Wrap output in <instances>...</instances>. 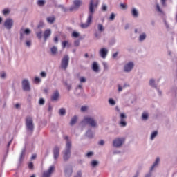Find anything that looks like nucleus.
<instances>
[{"label": "nucleus", "mask_w": 177, "mask_h": 177, "mask_svg": "<svg viewBox=\"0 0 177 177\" xmlns=\"http://www.w3.org/2000/svg\"><path fill=\"white\" fill-rule=\"evenodd\" d=\"M157 10L160 12V13H162V10H161V8H160V6L157 4L156 6Z\"/></svg>", "instance_id": "a18cd8bd"}, {"label": "nucleus", "mask_w": 177, "mask_h": 177, "mask_svg": "<svg viewBox=\"0 0 177 177\" xmlns=\"http://www.w3.org/2000/svg\"><path fill=\"white\" fill-rule=\"evenodd\" d=\"M124 142H125V138H116L113 140V145L114 147H120V146H122L124 144Z\"/></svg>", "instance_id": "423d86ee"}, {"label": "nucleus", "mask_w": 177, "mask_h": 177, "mask_svg": "<svg viewBox=\"0 0 177 177\" xmlns=\"http://www.w3.org/2000/svg\"><path fill=\"white\" fill-rule=\"evenodd\" d=\"M37 158V154L32 155L31 160H35Z\"/></svg>", "instance_id": "6e6d98bb"}, {"label": "nucleus", "mask_w": 177, "mask_h": 177, "mask_svg": "<svg viewBox=\"0 0 177 177\" xmlns=\"http://www.w3.org/2000/svg\"><path fill=\"white\" fill-rule=\"evenodd\" d=\"M30 177H35V174H32Z\"/></svg>", "instance_id": "774afa93"}, {"label": "nucleus", "mask_w": 177, "mask_h": 177, "mask_svg": "<svg viewBox=\"0 0 177 177\" xmlns=\"http://www.w3.org/2000/svg\"><path fill=\"white\" fill-rule=\"evenodd\" d=\"M114 19H115V15L114 13H111V16L109 17V19L113 21V20H114Z\"/></svg>", "instance_id": "f704fd0d"}, {"label": "nucleus", "mask_w": 177, "mask_h": 177, "mask_svg": "<svg viewBox=\"0 0 177 177\" xmlns=\"http://www.w3.org/2000/svg\"><path fill=\"white\" fill-rule=\"evenodd\" d=\"M72 37H73V38H78V37H80V33H78L77 32H73L72 33Z\"/></svg>", "instance_id": "bb28decb"}, {"label": "nucleus", "mask_w": 177, "mask_h": 177, "mask_svg": "<svg viewBox=\"0 0 177 177\" xmlns=\"http://www.w3.org/2000/svg\"><path fill=\"white\" fill-rule=\"evenodd\" d=\"M128 28H129V24L125 26V30H128Z\"/></svg>", "instance_id": "e2e57ef3"}, {"label": "nucleus", "mask_w": 177, "mask_h": 177, "mask_svg": "<svg viewBox=\"0 0 177 177\" xmlns=\"http://www.w3.org/2000/svg\"><path fill=\"white\" fill-rule=\"evenodd\" d=\"M54 42H55L56 44H57V42H59V38L57 37H54Z\"/></svg>", "instance_id": "5fc2aeb1"}, {"label": "nucleus", "mask_w": 177, "mask_h": 177, "mask_svg": "<svg viewBox=\"0 0 177 177\" xmlns=\"http://www.w3.org/2000/svg\"><path fill=\"white\" fill-rule=\"evenodd\" d=\"M133 68V62H129L124 66V71H126L127 73H129V71H131V70H132Z\"/></svg>", "instance_id": "4468645a"}, {"label": "nucleus", "mask_w": 177, "mask_h": 177, "mask_svg": "<svg viewBox=\"0 0 177 177\" xmlns=\"http://www.w3.org/2000/svg\"><path fill=\"white\" fill-rule=\"evenodd\" d=\"M102 10L103 12H106V10H107V6H106V5H102Z\"/></svg>", "instance_id": "ea45409f"}, {"label": "nucleus", "mask_w": 177, "mask_h": 177, "mask_svg": "<svg viewBox=\"0 0 177 177\" xmlns=\"http://www.w3.org/2000/svg\"><path fill=\"white\" fill-rule=\"evenodd\" d=\"M158 133L157 132V131H153V132L151 133V140H153V139H154V138H156V136H157Z\"/></svg>", "instance_id": "a878e982"}, {"label": "nucleus", "mask_w": 177, "mask_h": 177, "mask_svg": "<svg viewBox=\"0 0 177 177\" xmlns=\"http://www.w3.org/2000/svg\"><path fill=\"white\" fill-rule=\"evenodd\" d=\"M148 118H149V114H147V113L142 114V119L147 120Z\"/></svg>", "instance_id": "4c0bfd02"}, {"label": "nucleus", "mask_w": 177, "mask_h": 177, "mask_svg": "<svg viewBox=\"0 0 177 177\" xmlns=\"http://www.w3.org/2000/svg\"><path fill=\"white\" fill-rule=\"evenodd\" d=\"M51 35H52V30H50V29L46 30L44 33V41H46L49 36Z\"/></svg>", "instance_id": "2eb2a0df"}, {"label": "nucleus", "mask_w": 177, "mask_h": 177, "mask_svg": "<svg viewBox=\"0 0 177 177\" xmlns=\"http://www.w3.org/2000/svg\"><path fill=\"white\" fill-rule=\"evenodd\" d=\"M154 80L153 79H151L149 81V85H151V86H154Z\"/></svg>", "instance_id": "a19ab883"}, {"label": "nucleus", "mask_w": 177, "mask_h": 177, "mask_svg": "<svg viewBox=\"0 0 177 177\" xmlns=\"http://www.w3.org/2000/svg\"><path fill=\"white\" fill-rule=\"evenodd\" d=\"M53 157L55 160H57L59 158V156L60 155V147L55 146L53 151Z\"/></svg>", "instance_id": "6e6552de"}, {"label": "nucleus", "mask_w": 177, "mask_h": 177, "mask_svg": "<svg viewBox=\"0 0 177 177\" xmlns=\"http://www.w3.org/2000/svg\"><path fill=\"white\" fill-rule=\"evenodd\" d=\"M68 44V42L67 41H64L62 42V48L63 49H64V48H66V46H67V44Z\"/></svg>", "instance_id": "58836bf2"}, {"label": "nucleus", "mask_w": 177, "mask_h": 177, "mask_svg": "<svg viewBox=\"0 0 177 177\" xmlns=\"http://www.w3.org/2000/svg\"><path fill=\"white\" fill-rule=\"evenodd\" d=\"M120 7L122 8V9H127V4L125 3H121L120 4Z\"/></svg>", "instance_id": "37998d69"}, {"label": "nucleus", "mask_w": 177, "mask_h": 177, "mask_svg": "<svg viewBox=\"0 0 177 177\" xmlns=\"http://www.w3.org/2000/svg\"><path fill=\"white\" fill-rule=\"evenodd\" d=\"M25 122L27 131L34 132V121L32 120V117L27 116L25 119Z\"/></svg>", "instance_id": "7ed1b4c3"}, {"label": "nucleus", "mask_w": 177, "mask_h": 177, "mask_svg": "<svg viewBox=\"0 0 177 177\" xmlns=\"http://www.w3.org/2000/svg\"><path fill=\"white\" fill-rule=\"evenodd\" d=\"M98 5L99 1L97 0L90 1V4L88 7V16L87 17L86 22L84 24H81L80 27H82V28H87V27H89V26H91V24L92 23V19H93L95 9L97 8Z\"/></svg>", "instance_id": "f257e3e1"}, {"label": "nucleus", "mask_w": 177, "mask_h": 177, "mask_svg": "<svg viewBox=\"0 0 177 177\" xmlns=\"http://www.w3.org/2000/svg\"><path fill=\"white\" fill-rule=\"evenodd\" d=\"M145 177H151V174H147V175L145 176Z\"/></svg>", "instance_id": "69168bd1"}, {"label": "nucleus", "mask_w": 177, "mask_h": 177, "mask_svg": "<svg viewBox=\"0 0 177 177\" xmlns=\"http://www.w3.org/2000/svg\"><path fill=\"white\" fill-rule=\"evenodd\" d=\"M22 88L24 91H29L31 90V88H30V83L28 82V80L25 79L22 81Z\"/></svg>", "instance_id": "1a4fd4ad"}, {"label": "nucleus", "mask_w": 177, "mask_h": 177, "mask_svg": "<svg viewBox=\"0 0 177 177\" xmlns=\"http://www.w3.org/2000/svg\"><path fill=\"white\" fill-rule=\"evenodd\" d=\"M98 164H99V162L96 160H93L91 162L92 167H96V165H97Z\"/></svg>", "instance_id": "473e14b6"}, {"label": "nucleus", "mask_w": 177, "mask_h": 177, "mask_svg": "<svg viewBox=\"0 0 177 177\" xmlns=\"http://www.w3.org/2000/svg\"><path fill=\"white\" fill-rule=\"evenodd\" d=\"M146 39V34L142 33V35H140L139 40L140 41H145Z\"/></svg>", "instance_id": "b1692460"}, {"label": "nucleus", "mask_w": 177, "mask_h": 177, "mask_svg": "<svg viewBox=\"0 0 177 177\" xmlns=\"http://www.w3.org/2000/svg\"><path fill=\"white\" fill-rule=\"evenodd\" d=\"M98 145H100V146H103V145H104V141L103 140H101L99 142Z\"/></svg>", "instance_id": "3c124183"}, {"label": "nucleus", "mask_w": 177, "mask_h": 177, "mask_svg": "<svg viewBox=\"0 0 177 177\" xmlns=\"http://www.w3.org/2000/svg\"><path fill=\"white\" fill-rule=\"evenodd\" d=\"M59 114H60V115H64V114H66V109H64V108L60 109Z\"/></svg>", "instance_id": "c85d7f7f"}, {"label": "nucleus", "mask_w": 177, "mask_h": 177, "mask_svg": "<svg viewBox=\"0 0 177 177\" xmlns=\"http://www.w3.org/2000/svg\"><path fill=\"white\" fill-rule=\"evenodd\" d=\"M48 23H50V24H53L55 23V21L56 20V17L55 16L53 17H48L46 19Z\"/></svg>", "instance_id": "a211bd4d"}, {"label": "nucleus", "mask_w": 177, "mask_h": 177, "mask_svg": "<svg viewBox=\"0 0 177 177\" xmlns=\"http://www.w3.org/2000/svg\"><path fill=\"white\" fill-rule=\"evenodd\" d=\"M122 91V87H121L120 85H118V91L121 92Z\"/></svg>", "instance_id": "bf43d9fd"}, {"label": "nucleus", "mask_w": 177, "mask_h": 177, "mask_svg": "<svg viewBox=\"0 0 177 177\" xmlns=\"http://www.w3.org/2000/svg\"><path fill=\"white\" fill-rule=\"evenodd\" d=\"M107 53H109V50L105 48H101L100 50V55L101 56V57H102V59H106Z\"/></svg>", "instance_id": "ddd939ff"}, {"label": "nucleus", "mask_w": 177, "mask_h": 177, "mask_svg": "<svg viewBox=\"0 0 177 177\" xmlns=\"http://www.w3.org/2000/svg\"><path fill=\"white\" fill-rule=\"evenodd\" d=\"M77 116H74L73 118H72L70 124L74 125L75 124V122H77Z\"/></svg>", "instance_id": "412c9836"}, {"label": "nucleus", "mask_w": 177, "mask_h": 177, "mask_svg": "<svg viewBox=\"0 0 177 177\" xmlns=\"http://www.w3.org/2000/svg\"><path fill=\"white\" fill-rule=\"evenodd\" d=\"M36 35L39 39H41V38H42V31L37 32Z\"/></svg>", "instance_id": "7c9ffc66"}, {"label": "nucleus", "mask_w": 177, "mask_h": 177, "mask_svg": "<svg viewBox=\"0 0 177 177\" xmlns=\"http://www.w3.org/2000/svg\"><path fill=\"white\" fill-rule=\"evenodd\" d=\"M24 32L25 34L28 35L31 32V30H30V29H26Z\"/></svg>", "instance_id": "8fccbe9b"}, {"label": "nucleus", "mask_w": 177, "mask_h": 177, "mask_svg": "<svg viewBox=\"0 0 177 177\" xmlns=\"http://www.w3.org/2000/svg\"><path fill=\"white\" fill-rule=\"evenodd\" d=\"M15 107H16L17 109H20V104H15Z\"/></svg>", "instance_id": "052dcab7"}, {"label": "nucleus", "mask_w": 177, "mask_h": 177, "mask_svg": "<svg viewBox=\"0 0 177 177\" xmlns=\"http://www.w3.org/2000/svg\"><path fill=\"white\" fill-rule=\"evenodd\" d=\"M70 60V57H68V55H65L61 62V67L64 70H66L67 67H68V62Z\"/></svg>", "instance_id": "20e7f679"}, {"label": "nucleus", "mask_w": 177, "mask_h": 177, "mask_svg": "<svg viewBox=\"0 0 177 177\" xmlns=\"http://www.w3.org/2000/svg\"><path fill=\"white\" fill-rule=\"evenodd\" d=\"M48 111H52V106H48Z\"/></svg>", "instance_id": "0e129e2a"}, {"label": "nucleus", "mask_w": 177, "mask_h": 177, "mask_svg": "<svg viewBox=\"0 0 177 177\" xmlns=\"http://www.w3.org/2000/svg\"><path fill=\"white\" fill-rule=\"evenodd\" d=\"M1 78H6V73H2L1 75Z\"/></svg>", "instance_id": "603ef678"}, {"label": "nucleus", "mask_w": 177, "mask_h": 177, "mask_svg": "<svg viewBox=\"0 0 177 177\" xmlns=\"http://www.w3.org/2000/svg\"><path fill=\"white\" fill-rule=\"evenodd\" d=\"M37 5L39 6H44L45 5V0H38Z\"/></svg>", "instance_id": "5701e85b"}, {"label": "nucleus", "mask_w": 177, "mask_h": 177, "mask_svg": "<svg viewBox=\"0 0 177 177\" xmlns=\"http://www.w3.org/2000/svg\"><path fill=\"white\" fill-rule=\"evenodd\" d=\"M9 13H10V11L8 8H5L3 10V15H4V16L6 15H9Z\"/></svg>", "instance_id": "c756f323"}, {"label": "nucleus", "mask_w": 177, "mask_h": 177, "mask_svg": "<svg viewBox=\"0 0 177 177\" xmlns=\"http://www.w3.org/2000/svg\"><path fill=\"white\" fill-rule=\"evenodd\" d=\"M80 82H86V79L84 77H82L80 79Z\"/></svg>", "instance_id": "79ce46f5"}, {"label": "nucleus", "mask_w": 177, "mask_h": 177, "mask_svg": "<svg viewBox=\"0 0 177 177\" xmlns=\"http://www.w3.org/2000/svg\"><path fill=\"white\" fill-rule=\"evenodd\" d=\"M4 26L7 30H10L13 27V20L11 19H7L4 22Z\"/></svg>", "instance_id": "0eeeda50"}, {"label": "nucleus", "mask_w": 177, "mask_h": 177, "mask_svg": "<svg viewBox=\"0 0 177 177\" xmlns=\"http://www.w3.org/2000/svg\"><path fill=\"white\" fill-rule=\"evenodd\" d=\"M93 156V153L92 152H88L86 153V157H92Z\"/></svg>", "instance_id": "de8ad7c7"}, {"label": "nucleus", "mask_w": 177, "mask_h": 177, "mask_svg": "<svg viewBox=\"0 0 177 177\" xmlns=\"http://www.w3.org/2000/svg\"><path fill=\"white\" fill-rule=\"evenodd\" d=\"M39 104H40L41 106L45 104V100H44V98H40L39 101Z\"/></svg>", "instance_id": "72a5a7b5"}, {"label": "nucleus", "mask_w": 177, "mask_h": 177, "mask_svg": "<svg viewBox=\"0 0 177 177\" xmlns=\"http://www.w3.org/2000/svg\"><path fill=\"white\" fill-rule=\"evenodd\" d=\"M84 56H85V57H88V53H86V54L84 55Z\"/></svg>", "instance_id": "338daca9"}, {"label": "nucleus", "mask_w": 177, "mask_h": 177, "mask_svg": "<svg viewBox=\"0 0 177 177\" xmlns=\"http://www.w3.org/2000/svg\"><path fill=\"white\" fill-rule=\"evenodd\" d=\"M90 133H91V131H88L86 132V135L87 136H88V138H91V136H89Z\"/></svg>", "instance_id": "680f3d73"}, {"label": "nucleus", "mask_w": 177, "mask_h": 177, "mask_svg": "<svg viewBox=\"0 0 177 177\" xmlns=\"http://www.w3.org/2000/svg\"><path fill=\"white\" fill-rule=\"evenodd\" d=\"M109 104H111V106H114L115 104V101H114V100L110 98L109 100Z\"/></svg>", "instance_id": "2f4dec72"}, {"label": "nucleus", "mask_w": 177, "mask_h": 177, "mask_svg": "<svg viewBox=\"0 0 177 177\" xmlns=\"http://www.w3.org/2000/svg\"><path fill=\"white\" fill-rule=\"evenodd\" d=\"M75 46H80V40H76L74 42Z\"/></svg>", "instance_id": "c03bdc74"}, {"label": "nucleus", "mask_w": 177, "mask_h": 177, "mask_svg": "<svg viewBox=\"0 0 177 177\" xmlns=\"http://www.w3.org/2000/svg\"><path fill=\"white\" fill-rule=\"evenodd\" d=\"M57 52V48H56L55 46H53L51 48V53H53V55H56Z\"/></svg>", "instance_id": "cd10ccee"}, {"label": "nucleus", "mask_w": 177, "mask_h": 177, "mask_svg": "<svg viewBox=\"0 0 177 177\" xmlns=\"http://www.w3.org/2000/svg\"><path fill=\"white\" fill-rule=\"evenodd\" d=\"M131 13L134 17H138V11L136 10V9L133 8L131 11Z\"/></svg>", "instance_id": "393cba45"}, {"label": "nucleus", "mask_w": 177, "mask_h": 177, "mask_svg": "<svg viewBox=\"0 0 177 177\" xmlns=\"http://www.w3.org/2000/svg\"><path fill=\"white\" fill-rule=\"evenodd\" d=\"M26 45H27V46H31V41H26Z\"/></svg>", "instance_id": "13d9d810"}, {"label": "nucleus", "mask_w": 177, "mask_h": 177, "mask_svg": "<svg viewBox=\"0 0 177 177\" xmlns=\"http://www.w3.org/2000/svg\"><path fill=\"white\" fill-rule=\"evenodd\" d=\"M117 56H118V52H116V53H115L113 55V59H115V57H116Z\"/></svg>", "instance_id": "4d7b16f0"}, {"label": "nucleus", "mask_w": 177, "mask_h": 177, "mask_svg": "<svg viewBox=\"0 0 177 177\" xmlns=\"http://www.w3.org/2000/svg\"><path fill=\"white\" fill-rule=\"evenodd\" d=\"M88 110V107L86 106H82L81 111H86Z\"/></svg>", "instance_id": "49530a36"}, {"label": "nucleus", "mask_w": 177, "mask_h": 177, "mask_svg": "<svg viewBox=\"0 0 177 177\" xmlns=\"http://www.w3.org/2000/svg\"><path fill=\"white\" fill-rule=\"evenodd\" d=\"M55 171V166H50L47 171H44L43 174V177H50L53 172Z\"/></svg>", "instance_id": "9d476101"}, {"label": "nucleus", "mask_w": 177, "mask_h": 177, "mask_svg": "<svg viewBox=\"0 0 177 177\" xmlns=\"http://www.w3.org/2000/svg\"><path fill=\"white\" fill-rule=\"evenodd\" d=\"M65 175L66 177H70L73 175V168H66L65 169Z\"/></svg>", "instance_id": "f3484780"}, {"label": "nucleus", "mask_w": 177, "mask_h": 177, "mask_svg": "<svg viewBox=\"0 0 177 177\" xmlns=\"http://www.w3.org/2000/svg\"><path fill=\"white\" fill-rule=\"evenodd\" d=\"M159 162H160V158H157L155 162L151 166L150 171H153L154 168H156V167L158 165Z\"/></svg>", "instance_id": "6ab92c4d"}, {"label": "nucleus", "mask_w": 177, "mask_h": 177, "mask_svg": "<svg viewBox=\"0 0 177 177\" xmlns=\"http://www.w3.org/2000/svg\"><path fill=\"white\" fill-rule=\"evenodd\" d=\"M73 5L75 7H71L69 10L71 12H73V10H74L75 9V8H79L80 6H81V5H82V1L81 0H75L73 1Z\"/></svg>", "instance_id": "9b49d317"}, {"label": "nucleus", "mask_w": 177, "mask_h": 177, "mask_svg": "<svg viewBox=\"0 0 177 177\" xmlns=\"http://www.w3.org/2000/svg\"><path fill=\"white\" fill-rule=\"evenodd\" d=\"M59 91H55L53 94V95L51 96V100L53 102H55V100H57L59 99Z\"/></svg>", "instance_id": "dca6fc26"}, {"label": "nucleus", "mask_w": 177, "mask_h": 177, "mask_svg": "<svg viewBox=\"0 0 177 177\" xmlns=\"http://www.w3.org/2000/svg\"><path fill=\"white\" fill-rule=\"evenodd\" d=\"M127 120V115L124 113L120 114V125L122 127H127V122L125 121Z\"/></svg>", "instance_id": "f8f14e48"}, {"label": "nucleus", "mask_w": 177, "mask_h": 177, "mask_svg": "<svg viewBox=\"0 0 177 177\" xmlns=\"http://www.w3.org/2000/svg\"><path fill=\"white\" fill-rule=\"evenodd\" d=\"M93 70L95 73H97V71H99V66L97 65V63L93 62Z\"/></svg>", "instance_id": "aec40b11"}, {"label": "nucleus", "mask_w": 177, "mask_h": 177, "mask_svg": "<svg viewBox=\"0 0 177 177\" xmlns=\"http://www.w3.org/2000/svg\"><path fill=\"white\" fill-rule=\"evenodd\" d=\"M34 81H35V84H39V82H41V79L39 77H35Z\"/></svg>", "instance_id": "c9c22d12"}, {"label": "nucleus", "mask_w": 177, "mask_h": 177, "mask_svg": "<svg viewBox=\"0 0 177 177\" xmlns=\"http://www.w3.org/2000/svg\"><path fill=\"white\" fill-rule=\"evenodd\" d=\"M29 169H34V164L32 162H30L28 165Z\"/></svg>", "instance_id": "e433bc0d"}, {"label": "nucleus", "mask_w": 177, "mask_h": 177, "mask_svg": "<svg viewBox=\"0 0 177 177\" xmlns=\"http://www.w3.org/2000/svg\"><path fill=\"white\" fill-rule=\"evenodd\" d=\"M64 139L66 140V149L63 152V158L64 161H68L71 156V141L68 140V136H65Z\"/></svg>", "instance_id": "f03ea898"}, {"label": "nucleus", "mask_w": 177, "mask_h": 177, "mask_svg": "<svg viewBox=\"0 0 177 177\" xmlns=\"http://www.w3.org/2000/svg\"><path fill=\"white\" fill-rule=\"evenodd\" d=\"M98 30H100L101 32L104 31V27H103V25L102 24H99L97 26Z\"/></svg>", "instance_id": "4be33fe9"}, {"label": "nucleus", "mask_w": 177, "mask_h": 177, "mask_svg": "<svg viewBox=\"0 0 177 177\" xmlns=\"http://www.w3.org/2000/svg\"><path fill=\"white\" fill-rule=\"evenodd\" d=\"M84 122H86V124H88L89 125H91V127H96V121L95 120V119H93V118H91V117H84Z\"/></svg>", "instance_id": "39448f33"}, {"label": "nucleus", "mask_w": 177, "mask_h": 177, "mask_svg": "<svg viewBox=\"0 0 177 177\" xmlns=\"http://www.w3.org/2000/svg\"><path fill=\"white\" fill-rule=\"evenodd\" d=\"M165 2H167V0H161V3L163 6H167Z\"/></svg>", "instance_id": "09e8293b"}, {"label": "nucleus", "mask_w": 177, "mask_h": 177, "mask_svg": "<svg viewBox=\"0 0 177 177\" xmlns=\"http://www.w3.org/2000/svg\"><path fill=\"white\" fill-rule=\"evenodd\" d=\"M41 77H46V73L45 72H41L40 73Z\"/></svg>", "instance_id": "864d4df0"}]
</instances>
